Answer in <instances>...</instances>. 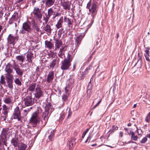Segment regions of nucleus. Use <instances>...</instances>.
Listing matches in <instances>:
<instances>
[{"label":"nucleus","instance_id":"5","mask_svg":"<svg viewBox=\"0 0 150 150\" xmlns=\"http://www.w3.org/2000/svg\"><path fill=\"white\" fill-rule=\"evenodd\" d=\"M54 11L52 8L49 9L47 11V13H46L45 16H43V20L45 21V24L48 22L50 17L52 15Z\"/></svg>","mask_w":150,"mask_h":150},{"label":"nucleus","instance_id":"58","mask_svg":"<svg viewBox=\"0 0 150 150\" xmlns=\"http://www.w3.org/2000/svg\"><path fill=\"white\" fill-rule=\"evenodd\" d=\"M62 34V33L60 32V30H59L58 31L57 34L59 37H60L61 36Z\"/></svg>","mask_w":150,"mask_h":150},{"label":"nucleus","instance_id":"34","mask_svg":"<svg viewBox=\"0 0 150 150\" xmlns=\"http://www.w3.org/2000/svg\"><path fill=\"white\" fill-rule=\"evenodd\" d=\"M131 139L135 141L137 140V136L135 135L134 132H131Z\"/></svg>","mask_w":150,"mask_h":150},{"label":"nucleus","instance_id":"25","mask_svg":"<svg viewBox=\"0 0 150 150\" xmlns=\"http://www.w3.org/2000/svg\"><path fill=\"white\" fill-rule=\"evenodd\" d=\"M33 54L30 52H28L26 55V57L27 58V60L29 63H32V59L33 58Z\"/></svg>","mask_w":150,"mask_h":150},{"label":"nucleus","instance_id":"12","mask_svg":"<svg viewBox=\"0 0 150 150\" xmlns=\"http://www.w3.org/2000/svg\"><path fill=\"white\" fill-rule=\"evenodd\" d=\"M12 117V119L19 120V107L17 106L15 109Z\"/></svg>","mask_w":150,"mask_h":150},{"label":"nucleus","instance_id":"8","mask_svg":"<svg viewBox=\"0 0 150 150\" xmlns=\"http://www.w3.org/2000/svg\"><path fill=\"white\" fill-rule=\"evenodd\" d=\"M14 36H12L11 34H10L8 38V42L9 44H14L18 39V37L15 35Z\"/></svg>","mask_w":150,"mask_h":150},{"label":"nucleus","instance_id":"7","mask_svg":"<svg viewBox=\"0 0 150 150\" xmlns=\"http://www.w3.org/2000/svg\"><path fill=\"white\" fill-rule=\"evenodd\" d=\"M34 95L35 97L37 99H39L43 96V93L41 90V88L38 85H37Z\"/></svg>","mask_w":150,"mask_h":150},{"label":"nucleus","instance_id":"59","mask_svg":"<svg viewBox=\"0 0 150 150\" xmlns=\"http://www.w3.org/2000/svg\"><path fill=\"white\" fill-rule=\"evenodd\" d=\"M89 129H90L89 128L87 129L86 130V131L83 133V134H84L86 135V133L88 132V131Z\"/></svg>","mask_w":150,"mask_h":150},{"label":"nucleus","instance_id":"55","mask_svg":"<svg viewBox=\"0 0 150 150\" xmlns=\"http://www.w3.org/2000/svg\"><path fill=\"white\" fill-rule=\"evenodd\" d=\"M76 62H75L74 63L73 65V68L72 69V71H74L76 69Z\"/></svg>","mask_w":150,"mask_h":150},{"label":"nucleus","instance_id":"63","mask_svg":"<svg viewBox=\"0 0 150 150\" xmlns=\"http://www.w3.org/2000/svg\"><path fill=\"white\" fill-rule=\"evenodd\" d=\"M135 143L136 144V143L134 142L133 141H129L128 143Z\"/></svg>","mask_w":150,"mask_h":150},{"label":"nucleus","instance_id":"16","mask_svg":"<svg viewBox=\"0 0 150 150\" xmlns=\"http://www.w3.org/2000/svg\"><path fill=\"white\" fill-rule=\"evenodd\" d=\"M54 78V72L53 71H50L47 75V81L49 83Z\"/></svg>","mask_w":150,"mask_h":150},{"label":"nucleus","instance_id":"33","mask_svg":"<svg viewBox=\"0 0 150 150\" xmlns=\"http://www.w3.org/2000/svg\"><path fill=\"white\" fill-rule=\"evenodd\" d=\"M118 127L117 126L113 125L111 129L110 130L109 132L110 134L114 132L115 131L118 129Z\"/></svg>","mask_w":150,"mask_h":150},{"label":"nucleus","instance_id":"21","mask_svg":"<svg viewBox=\"0 0 150 150\" xmlns=\"http://www.w3.org/2000/svg\"><path fill=\"white\" fill-rule=\"evenodd\" d=\"M55 131L54 130H52L50 132V134L48 136V138L50 141H53L54 139V134H55Z\"/></svg>","mask_w":150,"mask_h":150},{"label":"nucleus","instance_id":"53","mask_svg":"<svg viewBox=\"0 0 150 150\" xmlns=\"http://www.w3.org/2000/svg\"><path fill=\"white\" fill-rule=\"evenodd\" d=\"M91 67H92V66L91 65H89L88 67L85 69L84 71H85L86 72H87V73H88V70L90 69Z\"/></svg>","mask_w":150,"mask_h":150},{"label":"nucleus","instance_id":"24","mask_svg":"<svg viewBox=\"0 0 150 150\" xmlns=\"http://www.w3.org/2000/svg\"><path fill=\"white\" fill-rule=\"evenodd\" d=\"M30 24L27 23H25L23 24V28L25 30L30 32L31 30Z\"/></svg>","mask_w":150,"mask_h":150},{"label":"nucleus","instance_id":"42","mask_svg":"<svg viewBox=\"0 0 150 150\" xmlns=\"http://www.w3.org/2000/svg\"><path fill=\"white\" fill-rule=\"evenodd\" d=\"M13 81H7V83L8 87L10 88H13V86L12 84Z\"/></svg>","mask_w":150,"mask_h":150},{"label":"nucleus","instance_id":"15","mask_svg":"<svg viewBox=\"0 0 150 150\" xmlns=\"http://www.w3.org/2000/svg\"><path fill=\"white\" fill-rule=\"evenodd\" d=\"M5 71L6 73L8 74H11L13 72V71L12 69V66L10 63H8L6 65Z\"/></svg>","mask_w":150,"mask_h":150},{"label":"nucleus","instance_id":"49","mask_svg":"<svg viewBox=\"0 0 150 150\" xmlns=\"http://www.w3.org/2000/svg\"><path fill=\"white\" fill-rule=\"evenodd\" d=\"M147 140V139L146 137H144L142 139V140L141 141V143H144L145 142H146Z\"/></svg>","mask_w":150,"mask_h":150},{"label":"nucleus","instance_id":"1","mask_svg":"<svg viewBox=\"0 0 150 150\" xmlns=\"http://www.w3.org/2000/svg\"><path fill=\"white\" fill-rule=\"evenodd\" d=\"M97 4V2H93L92 3L91 0H90L87 4L86 7V8L89 9L90 14L93 18L91 22L92 24L94 21L93 19L97 14L98 10V7Z\"/></svg>","mask_w":150,"mask_h":150},{"label":"nucleus","instance_id":"19","mask_svg":"<svg viewBox=\"0 0 150 150\" xmlns=\"http://www.w3.org/2000/svg\"><path fill=\"white\" fill-rule=\"evenodd\" d=\"M76 139L74 137H72L70 140L69 141L68 144L69 146V149H72L75 144L76 142L75 141Z\"/></svg>","mask_w":150,"mask_h":150},{"label":"nucleus","instance_id":"32","mask_svg":"<svg viewBox=\"0 0 150 150\" xmlns=\"http://www.w3.org/2000/svg\"><path fill=\"white\" fill-rule=\"evenodd\" d=\"M5 77L7 79V81H13V76L11 74L6 73L5 74Z\"/></svg>","mask_w":150,"mask_h":150},{"label":"nucleus","instance_id":"3","mask_svg":"<svg viewBox=\"0 0 150 150\" xmlns=\"http://www.w3.org/2000/svg\"><path fill=\"white\" fill-rule=\"evenodd\" d=\"M42 111L41 108L40 107H37V110L33 113L30 119L31 122L34 124H36L40 118L39 114Z\"/></svg>","mask_w":150,"mask_h":150},{"label":"nucleus","instance_id":"30","mask_svg":"<svg viewBox=\"0 0 150 150\" xmlns=\"http://www.w3.org/2000/svg\"><path fill=\"white\" fill-rule=\"evenodd\" d=\"M36 83H32L29 85L28 89L29 91H33L35 88Z\"/></svg>","mask_w":150,"mask_h":150},{"label":"nucleus","instance_id":"36","mask_svg":"<svg viewBox=\"0 0 150 150\" xmlns=\"http://www.w3.org/2000/svg\"><path fill=\"white\" fill-rule=\"evenodd\" d=\"M51 104L50 103H47L46 104L45 106V110L49 111V110L51 108Z\"/></svg>","mask_w":150,"mask_h":150},{"label":"nucleus","instance_id":"13","mask_svg":"<svg viewBox=\"0 0 150 150\" xmlns=\"http://www.w3.org/2000/svg\"><path fill=\"white\" fill-rule=\"evenodd\" d=\"M66 50L67 48L65 47H62L60 48V50L58 53V56L62 59L63 58L65 57L64 53Z\"/></svg>","mask_w":150,"mask_h":150},{"label":"nucleus","instance_id":"22","mask_svg":"<svg viewBox=\"0 0 150 150\" xmlns=\"http://www.w3.org/2000/svg\"><path fill=\"white\" fill-rule=\"evenodd\" d=\"M4 101L5 103L8 105L12 104L13 103L12 97L8 96L4 98Z\"/></svg>","mask_w":150,"mask_h":150},{"label":"nucleus","instance_id":"51","mask_svg":"<svg viewBox=\"0 0 150 150\" xmlns=\"http://www.w3.org/2000/svg\"><path fill=\"white\" fill-rule=\"evenodd\" d=\"M102 101V99H100L98 102V103L94 106V107H93V109H95L96 108L97 106H98L99 104Z\"/></svg>","mask_w":150,"mask_h":150},{"label":"nucleus","instance_id":"41","mask_svg":"<svg viewBox=\"0 0 150 150\" xmlns=\"http://www.w3.org/2000/svg\"><path fill=\"white\" fill-rule=\"evenodd\" d=\"M4 8L3 7H0V20H1L2 18V16L4 14Z\"/></svg>","mask_w":150,"mask_h":150},{"label":"nucleus","instance_id":"10","mask_svg":"<svg viewBox=\"0 0 150 150\" xmlns=\"http://www.w3.org/2000/svg\"><path fill=\"white\" fill-rule=\"evenodd\" d=\"M71 4V3L68 1H64L61 3V4L63 9L66 10H70Z\"/></svg>","mask_w":150,"mask_h":150},{"label":"nucleus","instance_id":"35","mask_svg":"<svg viewBox=\"0 0 150 150\" xmlns=\"http://www.w3.org/2000/svg\"><path fill=\"white\" fill-rule=\"evenodd\" d=\"M27 147L26 144L21 143L19 145V150H25Z\"/></svg>","mask_w":150,"mask_h":150},{"label":"nucleus","instance_id":"26","mask_svg":"<svg viewBox=\"0 0 150 150\" xmlns=\"http://www.w3.org/2000/svg\"><path fill=\"white\" fill-rule=\"evenodd\" d=\"M43 29L47 33H49V34L51 33L52 30L50 25L47 24L46 25L43 27Z\"/></svg>","mask_w":150,"mask_h":150},{"label":"nucleus","instance_id":"23","mask_svg":"<svg viewBox=\"0 0 150 150\" xmlns=\"http://www.w3.org/2000/svg\"><path fill=\"white\" fill-rule=\"evenodd\" d=\"M45 44L46 47L49 50H51L54 48V46L53 44L50 41L46 40L45 41Z\"/></svg>","mask_w":150,"mask_h":150},{"label":"nucleus","instance_id":"44","mask_svg":"<svg viewBox=\"0 0 150 150\" xmlns=\"http://www.w3.org/2000/svg\"><path fill=\"white\" fill-rule=\"evenodd\" d=\"M67 25L69 26V25H72L73 23V20L69 18L67 19Z\"/></svg>","mask_w":150,"mask_h":150},{"label":"nucleus","instance_id":"50","mask_svg":"<svg viewBox=\"0 0 150 150\" xmlns=\"http://www.w3.org/2000/svg\"><path fill=\"white\" fill-rule=\"evenodd\" d=\"M150 48L146 47V50H145V52L146 54L148 56H149V50L150 49Z\"/></svg>","mask_w":150,"mask_h":150},{"label":"nucleus","instance_id":"17","mask_svg":"<svg viewBox=\"0 0 150 150\" xmlns=\"http://www.w3.org/2000/svg\"><path fill=\"white\" fill-rule=\"evenodd\" d=\"M54 40L55 41V50H56L57 49H59L60 48V47L62 46V43L61 40H59L57 39H55Z\"/></svg>","mask_w":150,"mask_h":150},{"label":"nucleus","instance_id":"28","mask_svg":"<svg viewBox=\"0 0 150 150\" xmlns=\"http://www.w3.org/2000/svg\"><path fill=\"white\" fill-rule=\"evenodd\" d=\"M55 0H45V4L48 7H50L53 5Z\"/></svg>","mask_w":150,"mask_h":150},{"label":"nucleus","instance_id":"14","mask_svg":"<svg viewBox=\"0 0 150 150\" xmlns=\"http://www.w3.org/2000/svg\"><path fill=\"white\" fill-rule=\"evenodd\" d=\"M2 107L3 108V113L5 115V117H1L2 119V118H3L4 120H6V118L7 117V116L8 108L5 104L3 105Z\"/></svg>","mask_w":150,"mask_h":150},{"label":"nucleus","instance_id":"56","mask_svg":"<svg viewBox=\"0 0 150 150\" xmlns=\"http://www.w3.org/2000/svg\"><path fill=\"white\" fill-rule=\"evenodd\" d=\"M14 81L15 83L18 85H19V79L18 78L16 79Z\"/></svg>","mask_w":150,"mask_h":150},{"label":"nucleus","instance_id":"20","mask_svg":"<svg viewBox=\"0 0 150 150\" xmlns=\"http://www.w3.org/2000/svg\"><path fill=\"white\" fill-rule=\"evenodd\" d=\"M75 44L76 47H78L80 44L81 40L82 39V36L79 35L75 37Z\"/></svg>","mask_w":150,"mask_h":150},{"label":"nucleus","instance_id":"62","mask_svg":"<svg viewBox=\"0 0 150 150\" xmlns=\"http://www.w3.org/2000/svg\"><path fill=\"white\" fill-rule=\"evenodd\" d=\"M60 15V13H56L54 15L55 16V17H57V16H59Z\"/></svg>","mask_w":150,"mask_h":150},{"label":"nucleus","instance_id":"40","mask_svg":"<svg viewBox=\"0 0 150 150\" xmlns=\"http://www.w3.org/2000/svg\"><path fill=\"white\" fill-rule=\"evenodd\" d=\"M145 120L147 122H150V112L147 114L145 118Z\"/></svg>","mask_w":150,"mask_h":150},{"label":"nucleus","instance_id":"61","mask_svg":"<svg viewBox=\"0 0 150 150\" xmlns=\"http://www.w3.org/2000/svg\"><path fill=\"white\" fill-rule=\"evenodd\" d=\"M68 18H67L66 17L64 16V21L65 22H67V19Z\"/></svg>","mask_w":150,"mask_h":150},{"label":"nucleus","instance_id":"57","mask_svg":"<svg viewBox=\"0 0 150 150\" xmlns=\"http://www.w3.org/2000/svg\"><path fill=\"white\" fill-rule=\"evenodd\" d=\"M145 57L146 58V59L148 61L150 62V59H149L148 57L146 55H145Z\"/></svg>","mask_w":150,"mask_h":150},{"label":"nucleus","instance_id":"60","mask_svg":"<svg viewBox=\"0 0 150 150\" xmlns=\"http://www.w3.org/2000/svg\"><path fill=\"white\" fill-rule=\"evenodd\" d=\"M65 93L66 94H67L68 93V90L67 89V87L65 88Z\"/></svg>","mask_w":150,"mask_h":150},{"label":"nucleus","instance_id":"11","mask_svg":"<svg viewBox=\"0 0 150 150\" xmlns=\"http://www.w3.org/2000/svg\"><path fill=\"white\" fill-rule=\"evenodd\" d=\"M11 143L15 147L18 146L19 150V139L18 135H15V137L11 140Z\"/></svg>","mask_w":150,"mask_h":150},{"label":"nucleus","instance_id":"6","mask_svg":"<svg viewBox=\"0 0 150 150\" xmlns=\"http://www.w3.org/2000/svg\"><path fill=\"white\" fill-rule=\"evenodd\" d=\"M34 102V98L31 96L24 98L22 101V102H24L25 105L27 106L32 105L33 104Z\"/></svg>","mask_w":150,"mask_h":150},{"label":"nucleus","instance_id":"46","mask_svg":"<svg viewBox=\"0 0 150 150\" xmlns=\"http://www.w3.org/2000/svg\"><path fill=\"white\" fill-rule=\"evenodd\" d=\"M87 74V72H86L85 71L82 72L80 76L81 79H83L84 76Z\"/></svg>","mask_w":150,"mask_h":150},{"label":"nucleus","instance_id":"4","mask_svg":"<svg viewBox=\"0 0 150 150\" xmlns=\"http://www.w3.org/2000/svg\"><path fill=\"white\" fill-rule=\"evenodd\" d=\"M41 6L34 7L32 13L34 15L35 17L38 20L41 19L42 17V14L41 12V9L42 5H41Z\"/></svg>","mask_w":150,"mask_h":150},{"label":"nucleus","instance_id":"38","mask_svg":"<svg viewBox=\"0 0 150 150\" xmlns=\"http://www.w3.org/2000/svg\"><path fill=\"white\" fill-rule=\"evenodd\" d=\"M60 116L58 120L59 122H61L64 119L65 117L64 113L62 112L59 115Z\"/></svg>","mask_w":150,"mask_h":150},{"label":"nucleus","instance_id":"54","mask_svg":"<svg viewBox=\"0 0 150 150\" xmlns=\"http://www.w3.org/2000/svg\"><path fill=\"white\" fill-rule=\"evenodd\" d=\"M91 137V136L90 135H89L88 137H87L86 140L85 142V143H87L89 140V142L90 140V139Z\"/></svg>","mask_w":150,"mask_h":150},{"label":"nucleus","instance_id":"31","mask_svg":"<svg viewBox=\"0 0 150 150\" xmlns=\"http://www.w3.org/2000/svg\"><path fill=\"white\" fill-rule=\"evenodd\" d=\"M13 66V69L16 71L17 74L19 75V66L18 64L16 63L14 61Z\"/></svg>","mask_w":150,"mask_h":150},{"label":"nucleus","instance_id":"48","mask_svg":"<svg viewBox=\"0 0 150 150\" xmlns=\"http://www.w3.org/2000/svg\"><path fill=\"white\" fill-rule=\"evenodd\" d=\"M92 88V86L91 83H89L87 86L88 92V90H91Z\"/></svg>","mask_w":150,"mask_h":150},{"label":"nucleus","instance_id":"52","mask_svg":"<svg viewBox=\"0 0 150 150\" xmlns=\"http://www.w3.org/2000/svg\"><path fill=\"white\" fill-rule=\"evenodd\" d=\"M39 0H30V1L31 2L33 5H34L36 1H39Z\"/></svg>","mask_w":150,"mask_h":150},{"label":"nucleus","instance_id":"64","mask_svg":"<svg viewBox=\"0 0 150 150\" xmlns=\"http://www.w3.org/2000/svg\"><path fill=\"white\" fill-rule=\"evenodd\" d=\"M6 50H7V52H5V54H8V47H7L6 48Z\"/></svg>","mask_w":150,"mask_h":150},{"label":"nucleus","instance_id":"18","mask_svg":"<svg viewBox=\"0 0 150 150\" xmlns=\"http://www.w3.org/2000/svg\"><path fill=\"white\" fill-rule=\"evenodd\" d=\"M18 14L17 13H15L12 15L11 18L10 19L9 21V23L10 24H11L13 21H16L18 19Z\"/></svg>","mask_w":150,"mask_h":150},{"label":"nucleus","instance_id":"47","mask_svg":"<svg viewBox=\"0 0 150 150\" xmlns=\"http://www.w3.org/2000/svg\"><path fill=\"white\" fill-rule=\"evenodd\" d=\"M67 97L68 96L66 95H64L62 96V99L63 102L67 100Z\"/></svg>","mask_w":150,"mask_h":150},{"label":"nucleus","instance_id":"29","mask_svg":"<svg viewBox=\"0 0 150 150\" xmlns=\"http://www.w3.org/2000/svg\"><path fill=\"white\" fill-rule=\"evenodd\" d=\"M138 59L137 62L136 64H138L139 67H141L142 65V57L141 55H140L139 53H138Z\"/></svg>","mask_w":150,"mask_h":150},{"label":"nucleus","instance_id":"37","mask_svg":"<svg viewBox=\"0 0 150 150\" xmlns=\"http://www.w3.org/2000/svg\"><path fill=\"white\" fill-rule=\"evenodd\" d=\"M56 64V59H53L52 61L50 63L49 66L50 68L53 69Z\"/></svg>","mask_w":150,"mask_h":150},{"label":"nucleus","instance_id":"43","mask_svg":"<svg viewBox=\"0 0 150 150\" xmlns=\"http://www.w3.org/2000/svg\"><path fill=\"white\" fill-rule=\"evenodd\" d=\"M33 28L35 29L37 32H38L40 28H38L37 24L34 23L33 25Z\"/></svg>","mask_w":150,"mask_h":150},{"label":"nucleus","instance_id":"27","mask_svg":"<svg viewBox=\"0 0 150 150\" xmlns=\"http://www.w3.org/2000/svg\"><path fill=\"white\" fill-rule=\"evenodd\" d=\"M63 17H61L57 24L55 26L57 28L59 29L61 28L62 26V23H63Z\"/></svg>","mask_w":150,"mask_h":150},{"label":"nucleus","instance_id":"9","mask_svg":"<svg viewBox=\"0 0 150 150\" xmlns=\"http://www.w3.org/2000/svg\"><path fill=\"white\" fill-rule=\"evenodd\" d=\"M50 115L49 111L45 110L41 115L43 119V120L42 121V122H44V123L45 124L47 123Z\"/></svg>","mask_w":150,"mask_h":150},{"label":"nucleus","instance_id":"39","mask_svg":"<svg viewBox=\"0 0 150 150\" xmlns=\"http://www.w3.org/2000/svg\"><path fill=\"white\" fill-rule=\"evenodd\" d=\"M5 78L4 76L2 75L1 77V79L0 80V85L1 84H4L5 85L6 84V82L5 80Z\"/></svg>","mask_w":150,"mask_h":150},{"label":"nucleus","instance_id":"45","mask_svg":"<svg viewBox=\"0 0 150 150\" xmlns=\"http://www.w3.org/2000/svg\"><path fill=\"white\" fill-rule=\"evenodd\" d=\"M25 54L26 53L24 54V55H25ZM25 58V55L22 54L21 55H19V61H21V62H23L24 59Z\"/></svg>","mask_w":150,"mask_h":150},{"label":"nucleus","instance_id":"2","mask_svg":"<svg viewBox=\"0 0 150 150\" xmlns=\"http://www.w3.org/2000/svg\"><path fill=\"white\" fill-rule=\"evenodd\" d=\"M72 57L69 53L67 58H65L63 61L61 62V69L63 71L67 70L69 69L70 67L71 66V62L72 60Z\"/></svg>","mask_w":150,"mask_h":150}]
</instances>
